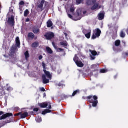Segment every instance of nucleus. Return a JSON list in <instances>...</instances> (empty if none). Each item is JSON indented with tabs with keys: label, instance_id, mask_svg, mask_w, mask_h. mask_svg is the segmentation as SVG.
<instances>
[{
	"label": "nucleus",
	"instance_id": "1",
	"mask_svg": "<svg viewBox=\"0 0 128 128\" xmlns=\"http://www.w3.org/2000/svg\"><path fill=\"white\" fill-rule=\"evenodd\" d=\"M42 64L44 68V74H45L42 75V82L44 84H50V80H52V74H50V72L46 70V64L42 62ZM46 77L48 78H49V80L46 79Z\"/></svg>",
	"mask_w": 128,
	"mask_h": 128
},
{
	"label": "nucleus",
	"instance_id": "2",
	"mask_svg": "<svg viewBox=\"0 0 128 128\" xmlns=\"http://www.w3.org/2000/svg\"><path fill=\"white\" fill-rule=\"evenodd\" d=\"M84 100H87L90 104H92L93 108H96L98 104V97L96 96H89L88 97L83 96Z\"/></svg>",
	"mask_w": 128,
	"mask_h": 128
},
{
	"label": "nucleus",
	"instance_id": "3",
	"mask_svg": "<svg viewBox=\"0 0 128 128\" xmlns=\"http://www.w3.org/2000/svg\"><path fill=\"white\" fill-rule=\"evenodd\" d=\"M16 46H12L11 48L10 52L12 54H16L18 48H20V37H16Z\"/></svg>",
	"mask_w": 128,
	"mask_h": 128
},
{
	"label": "nucleus",
	"instance_id": "4",
	"mask_svg": "<svg viewBox=\"0 0 128 128\" xmlns=\"http://www.w3.org/2000/svg\"><path fill=\"white\" fill-rule=\"evenodd\" d=\"M100 34H102V30H100V28H96L95 30H94L92 39L96 40V38H100Z\"/></svg>",
	"mask_w": 128,
	"mask_h": 128
},
{
	"label": "nucleus",
	"instance_id": "5",
	"mask_svg": "<svg viewBox=\"0 0 128 128\" xmlns=\"http://www.w3.org/2000/svg\"><path fill=\"white\" fill-rule=\"evenodd\" d=\"M2 116L0 117V120H6L7 118H10V116H13L14 114L12 113H6L4 114V112L0 111V116Z\"/></svg>",
	"mask_w": 128,
	"mask_h": 128
},
{
	"label": "nucleus",
	"instance_id": "6",
	"mask_svg": "<svg viewBox=\"0 0 128 128\" xmlns=\"http://www.w3.org/2000/svg\"><path fill=\"white\" fill-rule=\"evenodd\" d=\"M44 38H46L47 40H52L55 36L54 34L52 32H48L46 33L44 35Z\"/></svg>",
	"mask_w": 128,
	"mask_h": 128
},
{
	"label": "nucleus",
	"instance_id": "7",
	"mask_svg": "<svg viewBox=\"0 0 128 128\" xmlns=\"http://www.w3.org/2000/svg\"><path fill=\"white\" fill-rule=\"evenodd\" d=\"M44 4H46V0H41V1L38 0V2L37 6L38 8L40 10L41 12H42V10H44Z\"/></svg>",
	"mask_w": 128,
	"mask_h": 128
},
{
	"label": "nucleus",
	"instance_id": "8",
	"mask_svg": "<svg viewBox=\"0 0 128 128\" xmlns=\"http://www.w3.org/2000/svg\"><path fill=\"white\" fill-rule=\"evenodd\" d=\"M20 116L21 118L24 119L28 116V112H25L22 114V112H20L18 114H14V116Z\"/></svg>",
	"mask_w": 128,
	"mask_h": 128
},
{
	"label": "nucleus",
	"instance_id": "9",
	"mask_svg": "<svg viewBox=\"0 0 128 128\" xmlns=\"http://www.w3.org/2000/svg\"><path fill=\"white\" fill-rule=\"evenodd\" d=\"M90 52H91L92 56H90V58L92 60H96V56H98V52L96 50H89Z\"/></svg>",
	"mask_w": 128,
	"mask_h": 128
},
{
	"label": "nucleus",
	"instance_id": "10",
	"mask_svg": "<svg viewBox=\"0 0 128 128\" xmlns=\"http://www.w3.org/2000/svg\"><path fill=\"white\" fill-rule=\"evenodd\" d=\"M8 24H11V26H14V16L8 18Z\"/></svg>",
	"mask_w": 128,
	"mask_h": 128
},
{
	"label": "nucleus",
	"instance_id": "11",
	"mask_svg": "<svg viewBox=\"0 0 128 128\" xmlns=\"http://www.w3.org/2000/svg\"><path fill=\"white\" fill-rule=\"evenodd\" d=\"M41 108H46L48 106V102H44L38 104Z\"/></svg>",
	"mask_w": 128,
	"mask_h": 128
},
{
	"label": "nucleus",
	"instance_id": "12",
	"mask_svg": "<svg viewBox=\"0 0 128 128\" xmlns=\"http://www.w3.org/2000/svg\"><path fill=\"white\" fill-rule=\"evenodd\" d=\"M104 19V14L100 13L98 15V20H102Z\"/></svg>",
	"mask_w": 128,
	"mask_h": 128
},
{
	"label": "nucleus",
	"instance_id": "13",
	"mask_svg": "<svg viewBox=\"0 0 128 128\" xmlns=\"http://www.w3.org/2000/svg\"><path fill=\"white\" fill-rule=\"evenodd\" d=\"M76 64L77 66H78V68H84V64H83L82 62V61L80 60L77 62Z\"/></svg>",
	"mask_w": 128,
	"mask_h": 128
},
{
	"label": "nucleus",
	"instance_id": "14",
	"mask_svg": "<svg viewBox=\"0 0 128 128\" xmlns=\"http://www.w3.org/2000/svg\"><path fill=\"white\" fill-rule=\"evenodd\" d=\"M91 70L92 72H98V66L96 64H94L91 66Z\"/></svg>",
	"mask_w": 128,
	"mask_h": 128
},
{
	"label": "nucleus",
	"instance_id": "15",
	"mask_svg": "<svg viewBox=\"0 0 128 128\" xmlns=\"http://www.w3.org/2000/svg\"><path fill=\"white\" fill-rule=\"evenodd\" d=\"M46 50L48 54H54V51H52V48L50 47H46Z\"/></svg>",
	"mask_w": 128,
	"mask_h": 128
},
{
	"label": "nucleus",
	"instance_id": "16",
	"mask_svg": "<svg viewBox=\"0 0 128 128\" xmlns=\"http://www.w3.org/2000/svg\"><path fill=\"white\" fill-rule=\"evenodd\" d=\"M54 26V24L52 23V22L50 20H48L47 22V28H52Z\"/></svg>",
	"mask_w": 128,
	"mask_h": 128
},
{
	"label": "nucleus",
	"instance_id": "17",
	"mask_svg": "<svg viewBox=\"0 0 128 128\" xmlns=\"http://www.w3.org/2000/svg\"><path fill=\"white\" fill-rule=\"evenodd\" d=\"M98 8V4L96 3L92 6V8H91V10H96Z\"/></svg>",
	"mask_w": 128,
	"mask_h": 128
},
{
	"label": "nucleus",
	"instance_id": "18",
	"mask_svg": "<svg viewBox=\"0 0 128 128\" xmlns=\"http://www.w3.org/2000/svg\"><path fill=\"white\" fill-rule=\"evenodd\" d=\"M36 36H34V34L32 32H30L28 34V38H32V40H34V38Z\"/></svg>",
	"mask_w": 128,
	"mask_h": 128
},
{
	"label": "nucleus",
	"instance_id": "19",
	"mask_svg": "<svg viewBox=\"0 0 128 128\" xmlns=\"http://www.w3.org/2000/svg\"><path fill=\"white\" fill-rule=\"evenodd\" d=\"M38 46H39L38 42H34L32 44V48H38Z\"/></svg>",
	"mask_w": 128,
	"mask_h": 128
},
{
	"label": "nucleus",
	"instance_id": "20",
	"mask_svg": "<svg viewBox=\"0 0 128 128\" xmlns=\"http://www.w3.org/2000/svg\"><path fill=\"white\" fill-rule=\"evenodd\" d=\"M52 112V110H48V109H46L44 110L42 112V114L44 115V114H50V112Z\"/></svg>",
	"mask_w": 128,
	"mask_h": 128
},
{
	"label": "nucleus",
	"instance_id": "21",
	"mask_svg": "<svg viewBox=\"0 0 128 128\" xmlns=\"http://www.w3.org/2000/svg\"><path fill=\"white\" fill-rule=\"evenodd\" d=\"M80 11H78L76 14V20H80V18H80V14L79 13Z\"/></svg>",
	"mask_w": 128,
	"mask_h": 128
},
{
	"label": "nucleus",
	"instance_id": "22",
	"mask_svg": "<svg viewBox=\"0 0 128 128\" xmlns=\"http://www.w3.org/2000/svg\"><path fill=\"white\" fill-rule=\"evenodd\" d=\"M92 32V30H88L84 29L82 30V32H83L84 34V35L88 34L89 32Z\"/></svg>",
	"mask_w": 128,
	"mask_h": 128
},
{
	"label": "nucleus",
	"instance_id": "23",
	"mask_svg": "<svg viewBox=\"0 0 128 128\" xmlns=\"http://www.w3.org/2000/svg\"><path fill=\"white\" fill-rule=\"evenodd\" d=\"M24 56L26 60H28V58H30V53L28 52V51L25 52Z\"/></svg>",
	"mask_w": 128,
	"mask_h": 128
},
{
	"label": "nucleus",
	"instance_id": "24",
	"mask_svg": "<svg viewBox=\"0 0 128 128\" xmlns=\"http://www.w3.org/2000/svg\"><path fill=\"white\" fill-rule=\"evenodd\" d=\"M91 36H92V32H89L87 34H85L86 38H88V40H90V38Z\"/></svg>",
	"mask_w": 128,
	"mask_h": 128
},
{
	"label": "nucleus",
	"instance_id": "25",
	"mask_svg": "<svg viewBox=\"0 0 128 128\" xmlns=\"http://www.w3.org/2000/svg\"><path fill=\"white\" fill-rule=\"evenodd\" d=\"M120 36L122 38H126V33L124 31H122L120 33Z\"/></svg>",
	"mask_w": 128,
	"mask_h": 128
},
{
	"label": "nucleus",
	"instance_id": "26",
	"mask_svg": "<svg viewBox=\"0 0 128 128\" xmlns=\"http://www.w3.org/2000/svg\"><path fill=\"white\" fill-rule=\"evenodd\" d=\"M121 42L120 40H117L115 42L116 46H120Z\"/></svg>",
	"mask_w": 128,
	"mask_h": 128
},
{
	"label": "nucleus",
	"instance_id": "27",
	"mask_svg": "<svg viewBox=\"0 0 128 128\" xmlns=\"http://www.w3.org/2000/svg\"><path fill=\"white\" fill-rule=\"evenodd\" d=\"M60 46H68V42H60Z\"/></svg>",
	"mask_w": 128,
	"mask_h": 128
},
{
	"label": "nucleus",
	"instance_id": "28",
	"mask_svg": "<svg viewBox=\"0 0 128 128\" xmlns=\"http://www.w3.org/2000/svg\"><path fill=\"white\" fill-rule=\"evenodd\" d=\"M29 14H30V11H28V10H26L24 12V16H25V18H26V16H28Z\"/></svg>",
	"mask_w": 128,
	"mask_h": 128
},
{
	"label": "nucleus",
	"instance_id": "29",
	"mask_svg": "<svg viewBox=\"0 0 128 128\" xmlns=\"http://www.w3.org/2000/svg\"><path fill=\"white\" fill-rule=\"evenodd\" d=\"M74 62H76V64L77 62H80L78 60V55H76V54L75 55V56L74 58Z\"/></svg>",
	"mask_w": 128,
	"mask_h": 128
},
{
	"label": "nucleus",
	"instance_id": "30",
	"mask_svg": "<svg viewBox=\"0 0 128 128\" xmlns=\"http://www.w3.org/2000/svg\"><path fill=\"white\" fill-rule=\"evenodd\" d=\"M76 4H84V0H76Z\"/></svg>",
	"mask_w": 128,
	"mask_h": 128
},
{
	"label": "nucleus",
	"instance_id": "31",
	"mask_svg": "<svg viewBox=\"0 0 128 128\" xmlns=\"http://www.w3.org/2000/svg\"><path fill=\"white\" fill-rule=\"evenodd\" d=\"M80 94V90H78L74 91L72 94V96H76V94Z\"/></svg>",
	"mask_w": 128,
	"mask_h": 128
},
{
	"label": "nucleus",
	"instance_id": "32",
	"mask_svg": "<svg viewBox=\"0 0 128 128\" xmlns=\"http://www.w3.org/2000/svg\"><path fill=\"white\" fill-rule=\"evenodd\" d=\"M42 118L38 116L37 118H36V122H42Z\"/></svg>",
	"mask_w": 128,
	"mask_h": 128
},
{
	"label": "nucleus",
	"instance_id": "33",
	"mask_svg": "<svg viewBox=\"0 0 128 128\" xmlns=\"http://www.w3.org/2000/svg\"><path fill=\"white\" fill-rule=\"evenodd\" d=\"M33 32L35 34H38L40 32V30L39 29H34L33 30Z\"/></svg>",
	"mask_w": 128,
	"mask_h": 128
},
{
	"label": "nucleus",
	"instance_id": "34",
	"mask_svg": "<svg viewBox=\"0 0 128 128\" xmlns=\"http://www.w3.org/2000/svg\"><path fill=\"white\" fill-rule=\"evenodd\" d=\"M106 69H102L100 70V74H106Z\"/></svg>",
	"mask_w": 128,
	"mask_h": 128
},
{
	"label": "nucleus",
	"instance_id": "35",
	"mask_svg": "<svg viewBox=\"0 0 128 128\" xmlns=\"http://www.w3.org/2000/svg\"><path fill=\"white\" fill-rule=\"evenodd\" d=\"M74 10H76V9L74 7H72L70 9V12L72 14H73V12H74Z\"/></svg>",
	"mask_w": 128,
	"mask_h": 128
},
{
	"label": "nucleus",
	"instance_id": "36",
	"mask_svg": "<svg viewBox=\"0 0 128 128\" xmlns=\"http://www.w3.org/2000/svg\"><path fill=\"white\" fill-rule=\"evenodd\" d=\"M118 38V34H114L112 35V39L113 40H116Z\"/></svg>",
	"mask_w": 128,
	"mask_h": 128
},
{
	"label": "nucleus",
	"instance_id": "37",
	"mask_svg": "<svg viewBox=\"0 0 128 128\" xmlns=\"http://www.w3.org/2000/svg\"><path fill=\"white\" fill-rule=\"evenodd\" d=\"M19 6H24V2L21 1L19 4Z\"/></svg>",
	"mask_w": 128,
	"mask_h": 128
},
{
	"label": "nucleus",
	"instance_id": "38",
	"mask_svg": "<svg viewBox=\"0 0 128 128\" xmlns=\"http://www.w3.org/2000/svg\"><path fill=\"white\" fill-rule=\"evenodd\" d=\"M56 86H64V84L62 83H59L56 84Z\"/></svg>",
	"mask_w": 128,
	"mask_h": 128
},
{
	"label": "nucleus",
	"instance_id": "39",
	"mask_svg": "<svg viewBox=\"0 0 128 128\" xmlns=\"http://www.w3.org/2000/svg\"><path fill=\"white\" fill-rule=\"evenodd\" d=\"M38 110H40V109L38 108H35L34 109V112H38Z\"/></svg>",
	"mask_w": 128,
	"mask_h": 128
},
{
	"label": "nucleus",
	"instance_id": "40",
	"mask_svg": "<svg viewBox=\"0 0 128 128\" xmlns=\"http://www.w3.org/2000/svg\"><path fill=\"white\" fill-rule=\"evenodd\" d=\"M52 44L54 48L56 49L57 48L56 45V43H54V42H52Z\"/></svg>",
	"mask_w": 128,
	"mask_h": 128
},
{
	"label": "nucleus",
	"instance_id": "41",
	"mask_svg": "<svg viewBox=\"0 0 128 128\" xmlns=\"http://www.w3.org/2000/svg\"><path fill=\"white\" fill-rule=\"evenodd\" d=\"M48 108L49 110H52V104H50V102H48Z\"/></svg>",
	"mask_w": 128,
	"mask_h": 128
},
{
	"label": "nucleus",
	"instance_id": "42",
	"mask_svg": "<svg viewBox=\"0 0 128 128\" xmlns=\"http://www.w3.org/2000/svg\"><path fill=\"white\" fill-rule=\"evenodd\" d=\"M57 72L58 74H62V70L59 69L58 70Z\"/></svg>",
	"mask_w": 128,
	"mask_h": 128
},
{
	"label": "nucleus",
	"instance_id": "43",
	"mask_svg": "<svg viewBox=\"0 0 128 128\" xmlns=\"http://www.w3.org/2000/svg\"><path fill=\"white\" fill-rule=\"evenodd\" d=\"M40 92H46V89H44V88H40Z\"/></svg>",
	"mask_w": 128,
	"mask_h": 128
},
{
	"label": "nucleus",
	"instance_id": "44",
	"mask_svg": "<svg viewBox=\"0 0 128 128\" xmlns=\"http://www.w3.org/2000/svg\"><path fill=\"white\" fill-rule=\"evenodd\" d=\"M6 90H8V92H10V90H12V88L10 87H8L6 88Z\"/></svg>",
	"mask_w": 128,
	"mask_h": 128
},
{
	"label": "nucleus",
	"instance_id": "45",
	"mask_svg": "<svg viewBox=\"0 0 128 128\" xmlns=\"http://www.w3.org/2000/svg\"><path fill=\"white\" fill-rule=\"evenodd\" d=\"M68 18H71L72 20V18H73V16H72V14H68Z\"/></svg>",
	"mask_w": 128,
	"mask_h": 128
},
{
	"label": "nucleus",
	"instance_id": "46",
	"mask_svg": "<svg viewBox=\"0 0 128 128\" xmlns=\"http://www.w3.org/2000/svg\"><path fill=\"white\" fill-rule=\"evenodd\" d=\"M44 58V56H42L40 55V56H39V60H42V58Z\"/></svg>",
	"mask_w": 128,
	"mask_h": 128
},
{
	"label": "nucleus",
	"instance_id": "47",
	"mask_svg": "<svg viewBox=\"0 0 128 128\" xmlns=\"http://www.w3.org/2000/svg\"><path fill=\"white\" fill-rule=\"evenodd\" d=\"M58 50H60V52H64V50L62 48H58Z\"/></svg>",
	"mask_w": 128,
	"mask_h": 128
},
{
	"label": "nucleus",
	"instance_id": "48",
	"mask_svg": "<svg viewBox=\"0 0 128 128\" xmlns=\"http://www.w3.org/2000/svg\"><path fill=\"white\" fill-rule=\"evenodd\" d=\"M64 98H68V96H64Z\"/></svg>",
	"mask_w": 128,
	"mask_h": 128
},
{
	"label": "nucleus",
	"instance_id": "49",
	"mask_svg": "<svg viewBox=\"0 0 128 128\" xmlns=\"http://www.w3.org/2000/svg\"><path fill=\"white\" fill-rule=\"evenodd\" d=\"M124 55H125L126 56H128V52H125L124 53Z\"/></svg>",
	"mask_w": 128,
	"mask_h": 128
},
{
	"label": "nucleus",
	"instance_id": "50",
	"mask_svg": "<svg viewBox=\"0 0 128 128\" xmlns=\"http://www.w3.org/2000/svg\"><path fill=\"white\" fill-rule=\"evenodd\" d=\"M64 34L66 38H68V34H66V33H64Z\"/></svg>",
	"mask_w": 128,
	"mask_h": 128
},
{
	"label": "nucleus",
	"instance_id": "51",
	"mask_svg": "<svg viewBox=\"0 0 128 128\" xmlns=\"http://www.w3.org/2000/svg\"><path fill=\"white\" fill-rule=\"evenodd\" d=\"M46 94L44 93V98H46Z\"/></svg>",
	"mask_w": 128,
	"mask_h": 128
},
{
	"label": "nucleus",
	"instance_id": "52",
	"mask_svg": "<svg viewBox=\"0 0 128 128\" xmlns=\"http://www.w3.org/2000/svg\"><path fill=\"white\" fill-rule=\"evenodd\" d=\"M122 44H124V46H126V42H124V41H122Z\"/></svg>",
	"mask_w": 128,
	"mask_h": 128
},
{
	"label": "nucleus",
	"instance_id": "53",
	"mask_svg": "<svg viewBox=\"0 0 128 128\" xmlns=\"http://www.w3.org/2000/svg\"><path fill=\"white\" fill-rule=\"evenodd\" d=\"M86 11H84V12H83V14H86Z\"/></svg>",
	"mask_w": 128,
	"mask_h": 128
},
{
	"label": "nucleus",
	"instance_id": "54",
	"mask_svg": "<svg viewBox=\"0 0 128 128\" xmlns=\"http://www.w3.org/2000/svg\"><path fill=\"white\" fill-rule=\"evenodd\" d=\"M26 22H30V19H29V18L26 19Z\"/></svg>",
	"mask_w": 128,
	"mask_h": 128
},
{
	"label": "nucleus",
	"instance_id": "55",
	"mask_svg": "<svg viewBox=\"0 0 128 128\" xmlns=\"http://www.w3.org/2000/svg\"><path fill=\"white\" fill-rule=\"evenodd\" d=\"M90 108H92V106H90Z\"/></svg>",
	"mask_w": 128,
	"mask_h": 128
},
{
	"label": "nucleus",
	"instance_id": "56",
	"mask_svg": "<svg viewBox=\"0 0 128 128\" xmlns=\"http://www.w3.org/2000/svg\"><path fill=\"white\" fill-rule=\"evenodd\" d=\"M12 11L14 12V10H12ZM12 12V13L14 12Z\"/></svg>",
	"mask_w": 128,
	"mask_h": 128
},
{
	"label": "nucleus",
	"instance_id": "57",
	"mask_svg": "<svg viewBox=\"0 0 128 128\" xmlns=\"http://www.w3.org/2000/svg\"><path fill=\"white\" fill-rule=\"evenodd\" d=\"M16 108V110H18V108Z\"/></svg>",
	"mask_w": 128,
	"mask_h": 128
},
{
	"label": "nucleus",
	"instance_id": "58",
	"mask_svg": "<svg viewBox=\"0 0 128 128\" xmlns=\"http://www.w3.org/2000/svg\"><path fill=\"white\" fill-rule=\"evenodd\" d=\"M86 4H88V2H86Z\"/></svg>",
	"mask_w": 128,
	"mask_h": 128
},
{
	"label": "nucleus",
	"instance_id": "59",
	"mask_svg": "<svg viewBox=\"0 0 128 128\" xmlns=\"http://www.w3.org/2000/svg\"><path fill=\"white\" fill-rule=\"evenodd\" d=\"M66 0V2L68 0Z\"/></svg>",
	"mask_w": 128,
	"mask_h": 128
},
{
	"label": "nucleus",
	"instance_id": "60",
	"mask_svg": "<svg viewBox=\"0 0 128 128\" xmlns=\"http://www.w3.org/2000/svg\"><path fill=\"white\" fill-rule=\"evenodd\" d=\"M32 114H34V112H32Z\"/></svg>",
	"mask_w": 128,
	"mask_h": 128
}]
</instances>
